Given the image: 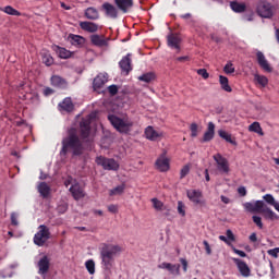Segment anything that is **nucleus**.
Returning <instances> with one entry per match:
<instances>
[{
  "label": "nucleus",
  "mask_w": 279,
  "mask_h": 279,
  "mask_svg": "<svg viewBox=\"0 0 279 279\" xmlns=\"http://www.w3.org/2000/svg\"><path fill=\"white\" fill-rule=\"evenodd\" d=\"M81 133L77 135L75 129H71L68 136L61 142L60 156H82L84 154V141L90 136V118L82 119L80 123Z\"/></svg>",
  "instance_id": "1"
},
{
  "label": "nucleus",
  "mask_w": 279,
  "mask_h": 279,
  "mask_svg": "<svg viewBox=\"0 0 279 279\" xmlns=\"http://www.w3.org/2000/svg\"><path fill=\"white\" fill-rule=\"evenodd\" d=\"M121 252V246L114 244H102L100 247V260L105 271H111L117 254Z\"/></svg>",
  "instance_id": "2"
},
{
  "label": "nucleus",
  "mask_w": 279,
  "mask_h": 279,
  "mask_svg": "<svg viewBox=\"0 0 279 279\" xmlns=\"http://www.w3.org/2000/svg\"><path fill=\"white\" fill-rule=\"evenodd\" d=\"M108 120L110 121L111 125H113L114 129L120 132V134H130V132H132L134 122L123 120L114 114H109Z\"/></svg>",
  "instance_id": "3"
},
{
  "label": "nucleus",
  "mask_w": 279,
  "mask_h": 279,
  "mask_svg": "<svg viewBox=\"0 0 279 279\" xmlns=\"http://www.w3.org/2000/svg\"><path fill=\"white\" fill-rule=\"evenodd\" d=\"M49 239H51V231H49V227L40 225L38 227L37 233L33 238L35 245H38V247H43Z\"/></svg>",
  "instance_id": "4"
},
{
  "label": "nucleus",
  "mask_w": 279,
  "mask_h": 279,
  "mask_svg": "<svg viewBox=\"0 0 279 279\" xmlns=\"http://www.w3.org/2000/svg\"><path fill=\"white\" fill-rule=\"evenodd\" d=\"M96 163L99 167H102L105 171H119V162L112 158H106L104 156H99L96 158Z\"/></svg>",
  "instance_id": "5"
},
{
  "label": "nucleus",
  "mask_w": 279,
  "mask_h": 279,
  "mask_svg": "<svg viewBox=\"0 0 279 279\" xmlns=\"http://www.w3.org/2000/svg\"><path fill=\"white\" fill-rule=\"evenodd\" d=\"M274 5L267 1H262L257 5V14L262 16V19H271L274 16Z\"/></svg>",
  "instance_id": "6"
},
{
  "label": "nucleus",
  "mask_w": 279,
  "mask_h": 279,
  "mask_svg": "<svg viewBox=\"0 0 279 279\" xmlns=\"http://www.w3.org/2000/svg\"><path fill=\"white\" fill-rule=\"evenodd\" d=\"M167 45L170 49H175L180 53L182 49V37L178 33H170L167 36Z\"/></svg>",
  "instance_id": "7"
},
{
  "label": "nucleus",
  "mask_w": 279,
  "mask_h": 279,
  "mask_svg": "<svg viewBox=\"0 0 279 279\" xmlns=\"http://www.w3.org/2000/svg\"><path fill=\"white\" fill-rule=\"evenodd\" d=\"M214 160L217 163V169L220 173H230V163L226 157H222L221 154L214 155Z\"/></svg>",
  "instance_id": "8"
},
{
  "label": "nucleus",
  "mask_w": 279,
  "mask_h": 279,
  "mask_svg": "<svg viewBox=\"0 0 279 279\" xmlns=\"http://www.w3.org/2000/svg\"><path fill=\"white\" fill-rule=\"evenodd\" d=\"M50 267H51V259L49 258V256L44 255L41 258H39L37 263L39 276L45 277L47 274H49Z\"/></svg>",
  "instance_id": "9"
},
{
  "label": "nucleus",
  "mask_w": 279,
  "mask_h": 279,
  "mask_svg": "<svg viewBox=\"0 0 279 279\" xmlns=\"http://www.w3.org/2000/svg\"><path fill=\"white\" fill-rule=\"evenodd\" d=\"M232 260L236 265L238 270L240 271L243 278H250L252 276V269L250 268L247 263L236 257H233Z\"/></svg>",
  "instance_id": "10"
},
{
  "label": "nucleus",
  "mask_w": 279,
  "mask_h": 279,
  "mask_svg": "<svg viewBox=\"0 0 279 279\" xmlns=\"http://www.w3.org/2000/svg\"><path fill=\"white\" fill-rule=\"evenodd\" d=\"M101 10L108 19H119V8L114 7V4L105 2L101 5Z\"/></svg>",
  "instance_id": "11"
},
{
  "label": "nucleus",
  "mask_w": 279,
  "mask_h": 279,
  "mask_svg": "<svg viewBox=\"0 0 279 279\" xmlns=\"http://www.w3.org/2000/svg\"><path fill=\"white\" fill-rule=\"evenodd\" d=\"M113 3L122 14H128L134 8V0H113Z\"/></svg>",
  "instance_id": "12"
},
{
  "label": "nucleus",
  "mask_w": 279,
  "mask_h": 279,
  "mask_svg": "<svg viewBox=\"0 0 279 279\" xmlns=\"http://www.w3.org/2000/svg\"><path fill=\"white\" fill-rule=\"evenodd\" d=\"M119 66L122 73H125V75H130V72L132 71V54L128 53L126 56H124L120 60Z\"/></svg>",
  "instance_id": "13"
},
{
  "label": "nucleus",
  "mask_w": 279,
  "mask_h": 279,
  "mask_svg": "<svg viewBox=\"0 0 279 279\" xmlns=\"http://www.w3.org/2000/svg\"><path fill=\"white\" fill-rule=\"evenodd\" d=\"M155 167L156 169H158V171H160L161 173H167V171H169V169H171V166L169 163V158H167V156L161 155L160 157H158V159L155 162Z\"/></svg>",
  "instance_id": "14"
},
{
  "label": "nucleus",
  "mask_w": 279,
  "mask_h": 279,
  "mask_svg": "<svg viewBox=\"0 0 279 279\" xmlns=\"http://www.w3.org/2000/svg\"><path fill=\"white\" fill-rule=\"evenodd\" d=\"M144 134L147 141H153V142L160 141V138L163 136L162 132L156 131L151 125L145 129Z\"/></svg>",
  "instance_id": "15"
},
{
  "label": "nucleus",
  "mask_w": 279,
  "mask_h": 279,
  "mask_svg": "<svg viewBox=\"0 0 279 279\" xmlns=\"http://www.w3.org/2000/svg\"><path fill=\"white\" fill-rule=\"evenodd\" d=\"M109 38H106L104 35H90V43L94 45V47H108Z\"/></svg>",
  "instance_id": "16"
},
{
  "label": "nucleus",
  "mask_w": 279,
  "mask_h": 279,
  "mask_svg": "<svg viewBox=\"0 0 279 279\" xmlns=\"http://www.w3.org/2000/svg\"><path fill=\"white\" fill-rule=\"evenodd\" d=\"M108 82V73H99L93 81L94 90H100Z\"/></svg>",
  "instance_id": "17"
},
{
  "label": "nucleus",
  "mask_w": 279,
  "mask_h": 279,
  "mask_svg": "<svg viewBox=\"0 0 279 279\" xmlns=\"http://www.w3.org/2000/svg\"><path fill=\"white\" fill-rule=\"evenodd\" d=\"M158 269H167L172 276H180V264H171L163 262L158 265Z\"/></svg>",
  "instance_id": "18"
},
{
  "label": "nucleus",
  "mask_w": 279,
  "mask_h": 279,
  "mask_svg": "<svg viewBox=\"0 0 279 279\" xmlns=\"http://www.w3.org/2000/svg\"><path fill=\"white\" fill-rule=\"evenodd\" d=\"M256 58L260 69H263V71H266V73H271L272 71L271 65H269V61H267V59L265 58V54L258 51L256 53Z\"/></svg>",
  "instance_id": "19"
},
{
  "label": "nucleus",
  "mask_w": 279,
  "mask_h": 279,
  "mask_svg": "<svg viewBox=\"0 0 279 279\" xmlns=\"http://www.w3.org/2000/svg\"><path fill=\"white\" fill-rule=\"evenodd\" d=\"M80 27L83 29V32H88V34H95L96 32H99V25L95 22H80Z\"/></svg>",
  "instance_id": "20"
},
{
  "label": "nucleus",
  "mask_w": 279,
  "mask_h": 279,
  "mask_svg": "<svg viewBox=\"0 0 279 279\" xmlns=\"http://www.w3.org/2000/svg\"><path fill=\"white\" fill-rule=\"evenodd\" d=\"M187 198L193 202V204L199 205L202 203V191L199 190H187L186 191Z\"/></svg>",
  "instance_id": "21"
},
{
  "label": "nucleus",
  "mask_w": 279,
  "mask_h": 279,
  "mask_svg": "<svg viewBox=\"0 0 279 279\" xmlns=\"http://www.w3.org/2000/svg\"><path fill=\"white\" fill-rule=\"evenodd\" d=\"M51 86L54 88H66L69 86V83L66 80L62 78L60 75H52L50 78Z\"/></svg>",
  "instance_id": "22"
},
{
  "label": "nucleus",
  "mask_w": 279,
  "mask_h": 279,
  "mask_svg": "<svg viewBox=\"0 0 279 279\" xmlns=\"http://www.w3.org/2000/svg\"><path fill=\"white\" fill-rule=\"evenodd\" d=\"M215 138V123L209 122L207 131L203 135L202 143H210Z\"/></svg>",
  "instance_id": "23"
},
{
  "label": "nucleus",
  "mask_w": 279,
  "mask_h": 279,
  "mask_svg": "<svg viewBox=\"0 0 279 279\" xmlns=\"http://www.w3.org/2000/svg\"><path fill=\"white\" fill-rule=\"evenodd\" d=\"M68 40L74 47H82L83 45H86V38L75 34H70L68 36Z\"/></svg>",
  "instance_id": "24"
},
{
  "label": "nucleus",
  "mask_w": 279,
  "mask_h": 279,
  "mask_svg": "<svg viewBox=\"0 0 279 279\" xmlns=\"http://www.w3.org/2000/svg\"><path fill=\"white\" fill-rule=\"evenodd\" d=\"M70 193L74 199H82V197H84V190H82V186H80L77 183L71 185Z\"/></svg>",
  "instance_id": "25"
},
{
  "label": "nucleus",
  "mask_w": 279,
  "mask_h": 279,
  "mask_svg": "<svg viewBox=\"0 0 279 279\" xmlns=\"http://www.w3.org/2000/svg\"><path fill=\"white\" fill-rule=\"evenodd\" d=\"M59 108L64 110V112H73L75 105H73V100L71 98H64L62 102L59 104Z\"/></svg>",
  "instance_id": "26"
},
{
  "label": "nucleus",
  "mask_w": 279,
  "mask_h": 279,
  "mask_svg": "<svg viewBox=\"0 0 279 279\" xmlns=\"http://www.w3.org/2000/svg\"><path fill=\"white\" fill-rule=\"evenodd\" d=\"M85 17L88 21H97L99 19V11L96 8L89 7L85 10Z\"/></svg>",
  "instance_id": "27"
},
{
  "label": "nucleus",
  "mask_w": 279,
  "mask_h": 279,
  "mask_svg": "<svg viewBox=\"0 0 279 279\" xmlns=\"http://www.w3.org/2000/svg\"><path fill=\"white\" fill-rule=\"evenodd\" d=\"M262 215L264 216L265 219H269L270 221H276L279 219V216L269 207H265L262 210Z\"/></svg>",
  "instance_id": "28"
},
{
  "label": "nucleus",
  "mask_w": 279,
  "mask_h": 279,
  "mask_svg": "<svg viewBox=\"0 0 279 279\" xmlns=\"http://www.w3.org/2000/svg\"><path fill=\"white\" fill-rule=\"evenodd\" d=\"M38 193H40L41 197H49V193H51V187L47 184V182H41L38 185Z\"/></svg>",
  "instance_id": "29"
},
{
  "label": "nucleus",
  "mask_w": 279,
  "mask_h": 279,
  "mask_svg": "<svg viewBox=\"0 0 279 279\" xmlns=\"http://www.w3.org/2000/svg\"><path fill=\"white\" fill-rule=\"evenodd\" d=\"M219 84L226 93H232V87L230 86V83L228 81L227 76L220 75L219 76Z\"/></svg>",
  "instance_id": "30"
},
{
  "label": "nucleus",
  "mask_w": 279,
  "mask_h": 279,
  "mask_svg": "<svg viewBox=\"0 0 279 279\" xmlns=\"http://www.w3.org/2000/svg\"><path fill=\"white\" fill-rule=\"evenodd\" d=\"M41 62L46 64V66H51L53 64V57L49 53V51L44 50L41 53Z\"/></svg>",
  "instance_id": "31"
},
{
  "label": "nucleus",
  "mask_w": 279,
  "mask_h": 279,
  "mask_svg": "<svg viewBox=\"0 0 279 279\" xmlns=\"http://www.w3.org/2000/svg\"><path fill=\"white\" fill-rule=\"evenodd\" d=\"M230 8L231 10H233V12L241 13V12H245L247 7L245 5V3L233 1L230 3Z\"/></svg>",
  "instance_id": "32"
},
{
  "label": "nucleus",
  "mask_w": 279,
  "mask_h": 279,
  "mask_svg": "<svg viewBox=\"0 0 279 279\" xmlns=\"http://www.w3.org/2000/svg\"><path fill=\"white\" fill-rule=\"evenodd\" d=\"M57 53L59 58H61V60H68V58H71V56H73V52L62 47H58Z\"/></svg>",
  "instance_id": "33"
},
{
  "label": "nucleus",
  "mask_w": 279,
  "mask_h": 279,
  "mask_svg": "<svg viewBox=\"0 0 279 279\" xmlns=\"http://www.w3.org/2000/svg\"><path fill=\"white\" fill-rule=\"evenodd\" d=\"M0 10L10 16H21V12H19V10L14 9L12 5L0 8Z\"/></svg>",
  "instance_id": "34"
},
{
  "label": "nucleus",
  "mask_w": 279,
  "mask_h": 279,
  "mask_svg": "<svg viewBox=\"0 0 279 279\" xmlns=\"http://www.w3.org/2000/svg\"><path fill=\"white\" fill-rule=\"evenodd\" d=\"M248 132H255V134H259L260 136H264V132H263V128H260V123L259 122H253L250 126H248Z\"/></svg>",
  "instance_id": "35"
},
{
  "label": "nucleus",
  "mask_w": 279,
  "mask_h": 279,
  "mask_svg": "<svg viewBox=\"0 0 279 279\" xmlns=\"http://www.w3.org/2000/svg\"><path fill=\"white\" fill-rule=\"evenodd\" d=\"M138 80L140 82H145L146 84H149V82H154V80H156V74H154V72H148L138 76Z\"/></svg>",
  "instance_id": "36"
},
{
  "label": "nucleus",
  "mask_w": 279,
  "mask_h": 279,
  "mask_svg": "<svg viewBox=\"0 0 279 279\" xmlns=\"http://www.w3.org/2000/svg\"><path fill=\"white\" fill-rule=\"evenodd\" d=\"M254 81L257 82V84H259V86L263 88L269 84V80L265 75L255 74Z\"/></svg>",
  "instance_id": "37"
},
{
  "label": "nucleus",
  "mask_w": 279,
  "mask_h": 279,
  "mask_svg": "<svg viewBox=\"0 0 279 279\" xmlns=\"http://www.w3.org/2000/svg\"><path fill=\"white\" fill-rule=\"evenodd\" d=\"M218 134L220 138H223L227 141V143H230L231 145H236V141L232 140V135L228 134V132L220 130L218 131Z\"/></svg>",
  "instance_id": "38"
},
{
  "label": "nucleus",
  "mask_w": 279,
  "mask_h": 279,
  "mask_svg": "<svg viewBox=\"0 0 279 279\" xmlns=\"http://www.w3.org/2000/svg\"><path fill=\"white\" fill-rule=\"evenodd\" d=\"M153 208L155 210H167V207H165V203L158 198H151Z\"/></svg>",
  "instance_id": "39"
},
{
  "label": "nucleus",
  "mask_w": 279,
  "mask_h": 279,
  "mask_svg": "<svg viewBox=\"0 0 279 279\" xmlns=\"http://www.w3.org/2000/svg\"><path fill=\"white\" fill-rule=\"evenodd\" d=\"M124 191H125V184H121V185H118L114 189L110 190L109 195L111 197L114 195H123Z\"/></svg>",
  "instance_id": "40"
},
{
  "label": "nucleus",
  "mask_w": 279,
  "mask_h": 279,
  "mask_svg": "<svg viewBox=\"0 0 279 279\" xmlns=\"http://www.w3.org/2000/svg\"><path fill=\"white\" fill-rule=\"evenodd\" d=\"M85 267H86L88 274H90V276H93L95 274V260L88 259L85 263Z\"/></svg>",
  "instance_id": "41"
},
{
  "label": "nucleus",
  "mask_w": 279,
  "mask_h": 279,
  "mask_svg": "<svg viewBox=\"0 0 279 279\" xmlns=\"http://www.w3.org/2000/svg\"><path fill=\"white\" fill-rule=\"evenodd\" d=\"M178 213L181 217H186V206L182 201L178 202Z\"/></svg>",
  "instance_id": "42"
},
{
  "label": "nucleus",
  "mask_w": 279,
  "mask_h": 279,
  "mask_svg": "<svg viewBox=\"0 0 279 279\" xmlns=\"http://www.w3.org/2000/svg\"><path fill=\"white\" fill-rule=\"evenodd\" d=\"M187 173H191V166H190V165L183 166V168H182L181 171H180V179H181V180H184V177H185Z\"/></svg>",
  "instance_id": "43"
},
{
  "label": "nucleus",
  "mask_w": 279,
  "mask_h": 279,
  "mask_svg": "<svg viewBox=\"0 0 279 279\" xmlns=\"http://www.w3.org/2000/svg\"><path fill=\"white\" fill-rule=\"evenodd\" d=\"M265 210V203L263 201L255 202V213H263Z\"/></svg>",
  "instance_id": "44"
},
{
  "label": "nucleus",
  "mask_w": 279,
  "mask_h": 279,
  "mask_svg": "<svg viewBox=\"0 0 279 279\" xmlns=\"http://www.w3.org/2000/svg\"><path fill=\"white\" fill-rule=\"evenodd\" d=\"M252 220L253 223H255L257 228H259V230H263V218H260V216H253Z\"/></svg>",
  "instance_id": "45"
},
{
  "label": "nucleus",
  "mask_w": 279,
  "mask_h": 279,
  "mask_svg": "<svg viewBox=\"0 0 279 279\" xmlns=\"http://www.w3.org/2000/svg\"><path fill=\"white\" fill-rule=\"evenodd\" d=\"M263 199H265L267 204H270V206H274L276 204V198H274V195L271 194L264 195Z\"/></svg>",
  "instance_id": "46"
},
{
  "label": "nucleus",
  "mask_w": 279,
  "mask_h": 279,
  "mask_svg": "<svg viewBox=\"0 0 279 279\" xmlns=\"http://www.w3.org/2000/svg\"><path fill=\"white\" fill-rule=\"evenodd\" d=\"M223 71L225 73H227V75L234 73V65L232 64V62L227 63L223 68Z\"/></svg>",
  "instance_id": "47"
},
{
  "label": "nucleus",
  "mask_w": 279,
  "mask_h": 279,
  "mask_svg": "<svg viewBox=\"0 0 279 279\" xmlns=\"http://www.w3.org/2000/svg\"><path fill=\"white\" fill-rule=\"evenodd\" d=\"M243 206L247 213H256L255 203H244Z\"/></svg>",
  "instance_id": "48"
},
{
  "label": "nucleus",
  "mask_w": 279,
  "mask_h": 279,
  "mask_svg": "<svg viewBox=\"0 0 279 279\" xmlns=\"http://www.w3.org/2000/svg\"><path fill=\"white\" fill-rule=\"evenodd\" d=\"M197 75H201V77H203V80H208V77H210V74L208 73V71L206 69H198Z\"/></svg>",
  "instance_id": "49"
},
{
  "label": "nucleus",
  "mask_w": 279,
  "mask_h": 279,
  "mask_svg": "<svg viewBox=\"0 0 279 279\" xmlns=\"http://www.w3.org/2000/svg\"><path fill=\"white\" fill-rule=\"evenodd\" d=\"M190 130H191L192 138H196L197 130H198L197 123H192L191 126H190Z\"/></svg>",
  "instance_id": "50"
},
{
  "label": "nucleus",
  "mask_w": 279,
  "mask_h": 279,
  "mask_svg": "<svg viewBox=\"0 0 279 279\" xmlns=\"http://www.w3.org/2000/svg\"><path fill=\"white\" fill-rule=\"evenodd\" d=\"M108 90H109V95L114 97V95H117V93H119V87L117 85H110L108 87Z\"/></svg>",
  "instance_id": "51"
},
{
  "label": "nucleus",
  "mask_w": 279,
  "mask_h": 279,
  "mask_svg": "<svg viewBox=\"0 0 279 279\" xmlns=\"http://www.w3.org/2000/svg\"><path fill=\"white\" fill-rule=\"evenodd\" d=\"M11 226H19V214H11Z\"/></svg>",
  "instance_id": "52"
},
{
  "label": "nucleus",
  "mask_w": 279,
  "mask_h": 279,
  "mask_svg": "<svg viewBox=\"0 0 279 279\" xmlns=\"http://www.w3.org/2000/svg\"><path fill=\"white\" fill-rule=\"evenodd\" d=\"M203 245L205 247L206 254L210 256V254H213V248H210V244L208 243V241L204 240Z\"/></svg>",
  "instance_id": "53"
},
{
  "label": "nucleus",
  "mask_w": 279,
  "mask_h": 279,
  "mask_svg": "<svg viewBox=\"0 0 279 279\" xmlns=\"http://www.w3.org/2000/svg\"><path fill=\"white\" fill-rule=\"evenodd\" d=\"M108 211L112 213L113 215H117V213H119V206L114 205V204H111V205L108 206Z\"/></svg>",
  "instance_id": "54"
},
{
  "label": "nucleus",
  "mask_w": 279,
  "mask_h": 279,
  "mask_svg": "<svg viewBox=\"0 0 279 279\" xmlns=\"http://www.w3.org/2000/svg\"><path fill=\"white\" fill-rule=\"evenodd\" d=\"M180 263L183 267V271L186 274V271H189V262L185 258H180Z\"/></svg>",
  "instance_id": "55"
},
{
  "label": "nucleus",
  "mask_w": 279,
  "mask_h": 279,
  "mask_svg": "<svg viewBox=\"0 0 279 279\" xmlns=\"http://www.w3.org/2000/svg\"><path fill=\"white\" fill-rule=\"evenodd\" d=\"M175 61L177 62H181V63L190 62L191 61V57H189V56L178 57V58H175Z\"/></svg>",
  "instance_id": "56"
},
{
  "label": "nucleus",
  "mask_w": 279,
  "mask_h": 279,
  "mask_svg": "<svg viewBox=\"0 0 279 279\" xmlns=\"http://www.w3.org/2000/svg\"><path fill=\"white\" fill-rule=\"evenodd\" d=\"M57 210H58V213H59L60 215H64V213L68 210V207H66V205L61 204V205H59V206L57 207Z\"/></svg>",
  "instance_id": "57"
},
{
  "label": "nucleus",
  "mask_w": 279,
  "mask_h": 279,
  "mask_svg": "<svg viewBox=\"0 0 279 279\" xmlns=\"http://www.w3.org/2000/svg\"><path fill=\"white\" fill-rule=\"evenodd\" d=\"M238 193L239 195H241L242 197H245L247 195V190L245 189V186H240L238 189Z\"/></svg>",
  "instance_id": "58"
},
{
  "label": "nucleus",
  "mask_w": 279,
  "mask_h": 279,
  "mask_svg": "<svg viewBox=\"0 0 279 279\" xmlns=\"http://www.w3.org/2000/svg\"><path fill=\"white\" fill-rule=\"evenodd\" d=\"M234 254H238V256H241V258H245L247 254L241 250L233 248Z\"/></svg>",
  "instance_id": "59"
},
{
  "label": "nucleus",
  "mask_w": 279,
  "mask_h": 279,
  "mask_svg": "<svg viewBox=\"0 0 279 279\" xmlns=\"http://www.w3.org/2000/svg\"><path fill=\"white\" fill-rule=\"evenodd\" d=\"M227 239H229V241H235L234 233H232L230 229L227 230Z\"/></svg>",
  "instance_id": "60"
},
{
  "label": "nucleus",
  "mask_w": 279,
  "mask_h": 279,
  "mask_svg": "<svg viewBox=\"0 0 279 279\" xmlns=\"http://www.w3.org/2000/svg\"><path fill=\"white\" fill-rule=\"evenodd\" d=\"M269 256H272V258H278V251L276 248L268 250Z\"/></svg>",
  "instance_id": "61"
},
{
  "label": "nucleus",
  "mask_w": 279,
  "mask_h": 279,
  "mask_svg": "<svg viewBox=\"0 0 279 279\" xmlns=\"http://www.w3.org/2000/svg\"><path fill=\"white\" fill-rule=\"evenodd\" d=\"M248 239L251 243H256V241H258V236L256 235V233H252Z\"/></svg>",
  "instance_id": "62"
},
{
  "label": "nucleus",
  "mask_w": 279,
  "mask_h": 279,
  "mask_svg": "<svg viewBox=\"0 0 279 279\" xmlns=\"http://www.w3.org/2000/svg\"><path fill=\"white\" fill-rule=\"evenodd\" d=\"M192 14L191 13H185L180 15V19H183L184 21H190V19H192Z\"/></svg>",
  "instance_id": "63"
},
{
  "label": "nucleus",
  "mask_w": 279,
  "mask_h": 279,
  "mask_svg": "<svg viewBox=\"0 0 279 279\" xmlns=\"http://www.w3.org/2000/svg\"><path fill=\"white\" fill-rule=\"evenodd\" d=\"M220 199H221V202H222L223 204H230V198H228V197H226V196H221Z\"/></svg>",
  "instance_id": "64"
}]
</instances>
